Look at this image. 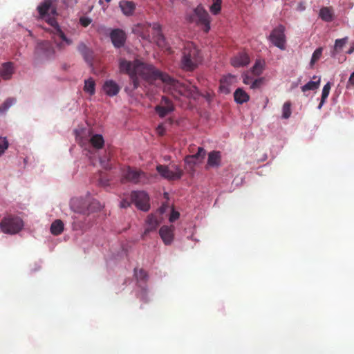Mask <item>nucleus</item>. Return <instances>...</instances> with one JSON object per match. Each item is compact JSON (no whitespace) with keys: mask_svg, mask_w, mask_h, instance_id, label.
Masks as SVG:
<instances>
[{"mask_svg":"<svg viewBox=\"0 0 354 354\" xmlns=\"http://www.w3.org/2000/svg\"><path fill=\"white\" fill-rule=\"evenodd\" d=\"M120 73L129 75L133 84V89L140 86L138 77L147 82L152 83L156 80H160L165 83V90L168 91L175 98L180 96L192 97L197 93V88L188 82H180L171 77L168 74L156 69L153 65L147 64L138 59L133 62L121 58L119 60Z\"/></svg>","mask_w":354,"mask_h":354,"instance_id":"f257e3e1","label":"nucleus"},{"mask_svg":"<svg viewBox=\"0 0 354 354\" xmlns=\"http://www.w3.org/2000/svg\"><path fill=\"white\" fill-rule=\"evenodd\" d=\"M37 9L39 18L45 19L54 28L53 33L58 35L68 45L71 44L72 41L66 37L55 19L58 14L56 8L53 5L52 0H44Z\"/></svg>","mask_w":354,"mask_h":354,"instance_id":"f03ea898","label":"nucleus"},{"mask_svg":"<svg viewBox=\"0 0 354 354\" xmlns=\"http://www.w3.org/2000/svg\"><path fill=\"white\" fill-rule=\"evenodd\" d=\"M201 60L200 51L192 42H187L183 50L181 68L185 71H192Z\"/></svg>","mask_w":354,"mask_h":354,"instance_id":"7ed1b4c3","label":"nucleus"},{"mask_svg":"<svg viewBox=\"0 0 354 354\" xmlns=\"http://www.w3.org/2000/svg\"><path fill=\"white\" fill-rule=\"evenodd\" d=\"M72 209L79 214L90 216L102 208V205L97 201L93 200L89 203L82 198H75L71 201Z\"/></svg>","mask_w":354,"mask_h":354,"instance_id":"20e7f679","label":"nucleus"},{"mask_svg":"<svg viewBox=\"0 0 354 354\" xmlns=\"http://www.w3.org/2000/svg\"><path fill=\"white\" fill-rule=\"evenodd\" d=\"M24 227L23 220L17 216L9 214L2 218L0 228L2 232L8 234L19 233Z\"/></svg>","mask_w":354,"mask_h":354,"instance_id":"39448f33","label":"nucleus"},{"mask_svg":"<svg viewBox=\"0 0 354 354\" xmlns=\"http://www.w3.org/2000/svg\"><path fill=\"white\" fill-rule=\"evenodd\" d=\"M156 170L163 178L169 181L180 180L184 174L183 169L176 165L170 166L158 165L156 167Z\"/></svg>","mask_w":354,"mask_h":354,"instance_id":"423d86ee","label":"nucleus"},{"mask_svg":"<svg viewBox=\"0 0 354 354\" xmlns=\"http://www.w3.org/2000/svg\"><path fill=\"white\" fill-rule=\"evenodd\" d=\"M122 182H130L134 184H146L149 179L147 174L139 169H133L128 167L123 171Z\"/></svg>","mask_w":354,"mask_h":354,"instance_id":"0eeeda50","label":"nucleus"},{"mask_svg":"<svg viewBox=\"0 0 354 354\" xmlns=\"http://www.w3.org/2000/svg\"><path fill=\"white\" fill-rule=\"evenodd\" d=\"M268 40L276 47L281 50L286 49V37L285 35V27L279 25L274 28L268 36Z\"/></svg>","mask_w":354,"mask_h":354,"instance_id":"6e6552de","label":"nucleus"},{"mask_svg":"<svg viewBox=\"0 0 354 354\" xmlns=\"http://www.w3.org/2000/svg\"><path fill=\"white\" fill-rule=\"evenodd\" d=\"M194 16L197 18L196 20L194 19V17H191V21H196L198 25L203 26L204 32H207L210 29V19L208 12L201 6H198L194 10Z\"/></svg>","mask_w":354,"mask_h":354,"instance_id":"1a4fd4ad","label":"nucleus"},{"mask_svg":"<svg viewBox=\"0 0 354 354\" xmlns=\"http://www.w3.org/2000/svg\"><path fill=\"white\" fill-rule=\"evenodd\" d=\"M131 199L138 209L145 212H147L149 209V197L145 192H132L131 194Z\"/></svg>","mask_w":354,"mask_h":354,"instance_id":"9d476101","label":"nucleus"},{"mask_svg":"<svg viewBox=\"0 0 354 354\" xmlns=\"http://www.w3.org/2000/svg\"><path fill=\"white\" fill-rule=\"evenodd\" d=\"M37 53L42 55L46 59H50L55 56V50L53 45L48 41L39 43L36 48Z\"/></svg>","mask_w":354,"mask_h":354,"instance_id":"9b49d317","label":"nucleus"},{"mask_svg":"<svg viewBox=\"0 0 354 354\" xmlns=\"http://www.w3.org/2000/svg\"><path fill=\"white\" fill-rule=\"evenodd\" d=\"M110 37L115 48L122 47L126 41V34L121 29H114L111 32Z\"/></svg>","mask_w":354,"mask_h":354,"instance_id":"f8f14e48","label":"nucleus"},{"mask_svg":"<svg viewBox=\"0 0 354 354\" xmlns=\"http://www.w3.org/2000/svg\"><path fill=\"white\" fill-rule=\"evenodd\" d=\"M160 221L154 214H150L146 220V226L143 236L147 235L151 232L155 231L160 225Z\"/></svg>","mask_w":354,"mask_h":354,"instance_id":"ddd939ff","label":"nucleus"},{"mask_svg":"<svg viewBox=\"0 0 354 354\" xmlns=\"http://www.w3.org/2000/svg\"><path fill=\"white\" fill-rule=\"evenodd\" d=\"M102 88L104 93L111 97L116 95L120 90L118 84L111 80H106L104 83Z\"/></svg>","mask_w":354,"mask_h":354,"instance_id":"4468645a","label":"nucleus"},{"mask_svg":"<svg viewBox=\"0 0 354 354\" xmlns=\"http://www.w3.org/2000/svg\"><path fill=\"white\" fill-rule=\"evenodd\" d=\"M235 76L232 75H227L226 76L223 77L220 80V91L225 94H227L230 92V86L234 82Z\"/></svg>","mask_w":354,"mask_h":354,"instance_id":"2eb2a0df","label":"nucleus"},{"mask_svg":"<svg viewBox=\"0 0 354 354\" xmlns=\"http://www.w3.org/2000/svg\"><path fill=\"white\" fill-rule=\"evenodd\" d=\"M250 62V58L247 53L242 52L234 56L231 59V64L234 67L246 66Z\"/></svg>","mask_w":354,"mask_h":354,"instance_id":"dca6fc26","label":"nucleus"},{"mask_svg":"<svg viewBox=\"0 0 354 354\" xmlns=\"http://www.w3.org/2000/svg\"><path fill=\"white\" fill-rule=\"evenodd\" d=\"M122 13L126 16H131L136 9V4L131 1L122 0L119 3Z\"/></svg>","mask_w":354,"mask_h":354,"instance_id":"f3484780","label":"nucleus"},{"mask_svg":"<svg viewBox=\"0 0 354 354\" xmlns=\"http://www.w3.org/2000/svg\"><path fill=\"white\" fill-rule=\"evenodd\" d=\"M14 73L13 64L12 62H6L0 67V75L5 80H10Z\"/></svg>","mask_w":354,"mask_h":354,"instance_id":"a211bd4d","label":"nucleus"},{"mask_svg":"<svg viewBox=\"0 0 354 354\" xmlns=\"http://www.w3.org/2000/svg\"><path fill=\"white\" fill-rule=\"evenodd\" d=\"M221 155L218 151H212L208 154L207 165L211 167H218L221 165Z\"/></svg>","mask_w":354,"mask_h":354,"instance_id":"6ab92c4d","label":"nucleus"},{"mask_svg":"<svg viewBox=\"0 0 354 354\" xmlns=\"http://www.w3.org/2000/svg\"><path fill=\"white\" fill-rule=\"evenodd\" d=\"M159 234L162 241L166 245L171 243L174 238L173 232L171 228L167 226H162L159 230Z\"/></svg>","mask_w":354,"mask_h":354,"instance_id":"aec40b11","label":"nucleus"},{"mask_svg":"<svg viewBox=\"0 0 354 354\" xmlns=\"http://www.w3.org/2000/svg\"><path fill=\"white\" fill-rule=\"evenodd\" d=\"M153 39L155 40L157 46L160 48L162 50L167 51L169 53H171L172 50L169 46L164 35L162 33L153 35Z\"/></svg>","mask_w":354,"mask_h":354,"instance_id":"412c9836","label":"nucleus"},{"mask_svg":"<svg viewBox=\"0 0 354 354\" xmlns=\"http://www.w3.org/2000/svg\"><path fill=\"white\" fill-rule=\"evenodd\" d=\"M234 98L236 103L241 104L248 102L250 100V96L242 88H239L234 93Z\"/></svg>","mask_w":354,"mask_h":354,"instance_id":"4be33fe9","label":"nucleus"},{"mask_svg":"<svg viewBox=\"0 0 354 354\" xmlns=\"http://www.w3.org/2000/svg\"><path fill=\"white\" fill-rule=\"evenodd\" d=\"M348 41V37H345L342 39H338L335 40L333 50L331 51V57H335L337 53L340 51Z\"/></svg>","mask_w":354,"mask_h":354,"instance_id":"5701e85b","label":"nucleus"},{"mask_svg":"<svg viewBox=\"0 0 354 354\" xmlns=\"http://www.w3.org/2000/svg\"><path fill=\"white\" fill-rule=\"evenodd\" d=\"M64 230V223L59 220H55L50 226V232L53 235H59Z\"/></svg>","mask_w":354,"mask_h":354,"instance_id":"b1692460","label":"nucleus"},{"mask_svg":"<svg viewBox=\"0 0 354 354\" xmlns=\"http://www.w3.org/2000/svg\"><path fill=\"white\" fill-rule=\"evenodd\" d=\"M174 110V106H165L163 105H157L155 111L160 118H164Z\"/></svg>","mask_w":354,"mask_h":354,"instance_id":"393cba45","label":"nucleus"},{"mask_svg":"<svg viewBox=\"0 0 354 354\" xmlns=\"http://www.w3.org/2000/svg\"><path fill=\"white\" fill-rule=\"evenodd\" d=\"M206 151L201 147H197V152L192 155L187 156V160H195L197 162H201L205 158Z\"/></svg>","mask_w":354,"mask_h":354,"instance_id":"a878e982","label":"nucleus"},{"mask_svg":"<svg viewBox=\"0 0 354 354\" xmlns=\"http://www.w3.org/2000/svg\"><path fill=\"white\" fill-rule=\"evenodd\" d=\"M90 142L92 146L96 149L102 148L104 143L102 136L100 134H95L90 139Z\"/></svg>","mask_w":354,"mask_h":354,"instance_id":"bb28decb","label":"nucleus"},{"mask_svg":"<svg viewBox=\"0 0 354 354\" xmlns=\"http://www.w3.org/2000/svg\"><path fill=\"white\" fill-rule=\"evenodd\" d=\"M319 16L322 20L329 22L333 20L332 10L328 7H324L320 10Z\"/></svg>","mask_w":354,"mask_h":354,"instance_id":"cd10ccee","label":"nucleus"},{"mask_svg":"<svg viewBox=\"0 0 354 354\" xmlns=\"http://www.w3.org/2000/svg\"><path fill=\"white\" fill-rule=\"evenodd\" d=\"M84 91L88 93L90 95H93L95 91V83L92 78H89L84 81Z\"/></svg>","mask_w":354,"mask_h":354,"instance_id":"c85d7f7f","label":"nucleus"},{"mask_svg":"<svg viewBox=\"0 0 354 354\" xmlns=\"http://www.w3.org/2000/svg\"><path fill=\"white\" fill-rule=\"evenodd\" d=\"M320 85V78L317 81H309L301 87V91L306 92L307 91H315L319 88Z\"/></svg>","mask_w":354,"mask_h":354,"instance_id":"c756f323","label":"nucleus"},{"mask_svg":"<svg viewBox=\"0 0 354 354\" xmlns=\"http://www.w3.org/2000/svg\"><path fill=\"white\" fill-rule=\"evenodd\" d=\"M15 102V98L8 97L6 99L4 102L0 105V115L5 113Z\"/></svg>","mask_w":354,"mask_h":354,"instance_id":"7c9ffc66","label":"nucleus"},{"mask_svg":"<svg viewBox=\"0 0 354 354\" xmlns=\"http://www.w3.org/2000/svg\"><path fill=\"white\" fill-rule=\"evenodd\" d=\"M330 88H331V85H330V82H328L324 85V86L322 89L321 102L318 106L319 109H320L322 108V106H323V104L325 102V100L328 97L329 93H330Z\"/></svg>","mask_w":354,"mask_h":354,"instance_id":"2f4dec72","label":"nucleus"},{"mask_svg":"<svg viewBox=\"0 0 354 354\" xmlns=\"http://www.w3.org/2000/svg\"><path fill=\"white\" fill-rule=\"evenodd\" d=\"M282 118L284 119H288L290 117L292 111H291V103L288 101L286 102L282 108Z\"/></svg>","mask_w":354,"mask_h":354,"instance_id":"473e14b6","label":"nucleus"},{"mask_svg":"<svg viewBox=\"0 0 354 354\" xmlns=\"http://www.w3.org/2000/svg\"><path fill=\"white\" fill-rule=\"evenodd\" d=\"M213 3L209 9L213 15H218L221 10L222 0H212Z\"/></svg>","mask_w":354,"mask_h":354,"instance_id":"72a5a7b5","label":"nucleus"},{"mask_svg":"<svg viewBox=\"0 0 354 354\" xmlns=\"http://www.w3.org/2000/svg\"><path fill=\"white\" fill-rule=\"evenodd\" d=\"M134 274L138 280L140 281H147L148 278V274L147 272L143 269H134Z\"/></svg>","mask_w":354,"mask_h":354,"instance_id":"f704fd0d","label":"nucleus"},{"mask_svg":"<svg viewBox=\"0 0 354 354\" xmlns=\"http://www.w3.org/2000/svg\"><path fill=\"white\" fill-rule=\"evenodd\" d=\"M263 68V63L261 60H258L255 62L254 66L252 68V72L256 75H260Z\"/></svg>","mask_w":354,"mask_h":354,"instance_id":"c9c22d12","label":"nucleus"},{"mask_svg":"<svg viewBox=\"0 0 354 354\" xmlns=\"http://www.w3.org/2000/svg\"><path fill=\"white\" fill-rule=\"evenodd\" d=\"M323 48L322 47L317 48L314 53H313L311 60H310V65L313 66L317 61H318L322 54Z\"/></svg>","mask_w":354,"mask_h":354,"instance_id":"e433bc0d","label":"nucleus"},{"mask_svg":"<svg viewBox=\"0 0 354 354\" xmlns=\"http://www.w3.org/2000/svg\"><path fill=\"white\" fill-rule=\"evenodd\" d=\"M9 143L6 138H3L0 140V156H2L6 150L8 148Z\"/></svg>","mask_w":354,"mask_h":354,"instance_id":"4c0bfd02","label":"nucleus"},{"mask_svg":"<svg viewBox=\"0 0 354 354\" xmlns=\"http://www.w3.org/2000/svg\"><path fill=\"white\" fill-rule=\"evenodd\" d=\"M185 162L189 167L190 170L194 171V166L197 164L195 160H187V156L185 158Z\"/></svg>","mask_w":354,"mask_h":354,"instance_id":"58836bf2","label":"nucleus"},{"mask_svg":"<svg viewBox=\"0 0 354 354\" xmlns=\"http://www.w3.org/2000/svg\"><path fill=\"white\" fill-rule=\"evenodd\" d=\"M160 105H163L165 106H174L172 102L166 96H162Z\"/></svg>","mask_w":354,"mask_h":354,"instance_id":"ea45409f","label":"nucleus"},{"mask_svg":"<svg viewBox=\"0 0 354 354\" xmlns=\"http://www.w3.org/2000/svg\"><path fill=\"white\" fill-rule=\"evenodd\" d=\"M262 83H263V79H261V78L256 79L252 82L250 88H253V89L259 88L261 86V85L262 84Z\"/></svg>","mask_w":354,"mask_h":354,"instance_id":"a19ab883","label":"nucleus"},{"mask_svg":"<svg viewBox=\"0 0 354 354\" xmlns=\"http://www.w3.org/2000/svg\"><path fill=\"white\" fill-rule=\"evenodd\" d=\"M180 214L178 212L175 211L174 209H172L171 215L169 216V221L170 222H174L176 220H177L179 218Z\"/></svg>","mask_w":354,"mask_h":354,"instance_id":"79ce46f5","label":"nucleus"},{"mask_svg":"<svg viewBox=\"0 0 354 354\" xmlns=\"http://www.w3.org/2000/svg\"><path fill=\"white\" fill-rule=\"evenodd\" d=\"M152 28L153 30V35H158L159 33H162L161 32V26L159 24H158V23L153 24Z\"/></svg>","mask_w":354,"mask_h":354,"instance_id":"37998d69","label":"nucleus"},{"mask_svg":"<svg viewBox=\"0 0 354 354\" xmlns=\"http://www.w3.org/2000/svg\"><path fill=\"white\" fill-rule=\"evenodd\" d=\"M109 179L106 177L103 176L102 174L100 175V178H99V184L103 187L108 186L109 185Z\"/></svg>","mask_w":354,"mask_h":354,"instance_id":"c03bdc74","label":"nucleus"},{"mask_svg":"<svg viewBox=\"0 0 354 354\" xmlns=\"http://www.w3.org/2000/svg\"><path fill=\"white\" fill-rule=\"evenodd\" d=\"M80 23L84 27H87L91 23V20L87 17H82L80 18Z\"/></svg>","mask_w":354,"mask_h":354,"instance_id":"a18cd8bd","label":"nucleus"},{"mask_svg":"<svg viewBox=\"0 0 354 354\" xmlns=\"http://www.w3.org/2000/svg\"><path fill=\"white\" fill-rule=\"evenodd\" d=\"M156 131H157V133L160 136H164L165 133V127L163 126V124H159L156 129Z\"/></svg>","mask_w":354,"mask_h":354,"instance_id":"49530a36","label":"nucleus"},{"mask_svg":"<svg viewBox=\"0 0 354 354\" xmlns=\"http://www.w3.org/2000/svg\"><path fill=\"white\" fill-rule=\"evenodd\" d=\"M130 206V202L127 200H122L120 203V207L122 208H126L127 207Z\"/></svg>","mask_w":354,"mask_h":354,"instance_id":"de8ad7c7","label":"nucleus"},{"mask_svg":"<svg viewBox=\"0 0 354 354\" xmlns=\"http://www.w3.org/2000/svg\"><path fill=\"white\" fill-rule=\"evenodd\" d=\"M348 84L354 86V71L351 74L348 78Z\"/></svg>","mask_w":354,"mask_h":354,"instance_id":"09e8293b","label":"nucleus"},{"mask_svg":"<svg viewBox=\"0 0 354 354\" xmlns=\"http://www.w3.org/2000/svg\"><path fill=\"white\" fill-rule=\"evenodd\" d=\"M252 79L250 77H249L248 76H245L244 78H243V83L245 84H252Z\"/></svg>","mask_w":354,"mask_h":354,"instance_id":"8fccbe9b","label":"nucleus"},{"mask_svg":"<svg viewBox=\"0 0 354 354\" xmlns=\"http://www.w3.org/2000/svg\"><path fill=\"white\" fill-rule=\"evenodd\" d=\"M78 49L80 51L83 52L84 50H86V46L84 44H81L79 45Z\"/></svg>","mask_w":354,"mask_h":354,"instance_id":"3c124183","label":"nucleus"},{"mask_svg":"<svg viewBox=\"0 0 354 354\" xmlns=\"http://www.w3.org/2000/svg\"><path fill=\"white\" fill-rule=\"evenodd\" d=\"M100 162L102 164V165L105 168V169H108L109 168L108 165L102 160H100Z\"/></svg>","mask_w":354,"mask_h":354,"instance_id":"603ef678","label":"nucleus"},{"mask_svg":"<svg viewBox=\"0 0 354 354\" xmlns=\"http://www.w3.org/2000/svg\"><path fill=\"white\" fill-rule=\"evenodd\" d=\"M194 149H195V146H192V147L190 146L189 148V152L194 153Z\"/></svg>","mask_w":354,"mask_h":354,"instance_id":"864d4df0","label":"nucleus"},{"mask_svg":"<svg viewBox=\"0 0 354 354\" xmlns=\"http://www.w3.org/2000/svg\"><path fill=\"white\" fill-rule=\"evenodd\" d=\"M57 46L59 48V49H62L64 48V46L62 44V43H58L57 44Z\"/></svg>","mask_w":354,"mask_h":354,"instance_id":"5fc2aeb1","label":"nucleus"},{"mask_svg":"<svg viewBox=\"0 0 354 354\" xmlns=\"http://www.w3.org/2000/svg\"><path fill=\"white\" fill-rule=\"evenodd\" d=\"M353 51H354V48H353V47H352V48H351L348 50L347 53H348V54H351V53H353Z\"/></svg>","mask_w":354,"mask_h":354,"instance_id":"6e6d98bb","label":"nucleus"},{"mask_svg":"<svg viewBox=\"0 0 354 354\" xmlns=\"http://www.w3.org/2000/svg\"><path fill=\"white\" fill-rule=\"evenodd\" d=\"M160 214H162L164 212V211H165L164 207H161L160 208Z\"/></svg>","mask_w":354,"mask_h":354,"instance_id":"4d7b16f0","label":"nucleus"},{"mask_svg":"<svg viewBox=\"0 0 354 354\" xmlns=\"http://www.w3.org/2000/svg\"><path fill=\"white\" fill-rule=\"evenodd\" d=\"M106 2H110L111 0H105Z\"/></svg>","mask_w":354,"mask_h":354,"instance_id":"13d9d810","label":"nucleus"},{"mask_svg":"<svg viewBox=\"0 0 354 354\" xmlns=\"http://www.w3.org/2000/svg\"><path fill=\"white\" fill-rule=\"evenodd\" d=\"M99 3H102V0H100V1H99Z\"/></svg>","mask_w":354,"mask_h":354,"instance_id":"bf43d9fd","label":"nucleus"}]
</instances>
